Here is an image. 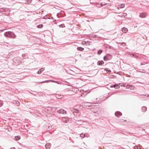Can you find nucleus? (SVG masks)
Returning <instances> with one entry per match:
<instances>
[{
	"instance_id": "35",
	"label": "nucleus",
	"mask_w": 149,
	"mask_h": 149,
	"mask_svg": "<svg viewBox=\"0 0 149 149\" xmlns=\"http://www.w3.org/2000/svg\"><path fill=\"white\" fill-rule=\"evenodd\" d=\"M120 88V86L117 84H116V89H119Z\"/></svg>"
},
{
	"instance_id": "18",
	"label": "nucleus",
	"mask_w": 149,
	"mask_h": 149,
	"mask_svg": "<svg viewBox=\"0 0 149 149\" xmlns=\"http://www.w3.org/2000/svg\"><path fill=\"white\" fill-rule=\"evenodd\" d=\"M118 44H119L121 46L120 47L122 48V47H124L126 45L125 43L124 42H123L122 43L119 42L118 43Z\"/></svg>"
},
{
	"instance_id": "9",
	"label": "nucleus",
	"mask_w": 149,
	"mask_h": 149,
	"mask_svg": "<svg viewBox=\"0 0 149 149\" xmlns=\"http://www.w3.org/2000/svg\"><path fill=\"white\" fill-rule=\"evenodd\" d=\"M15 53L14 52H11L10 53H9L7 55V58H9L10 57H11L12 56H14Z\"/></svg>"
},
{
	"instance_id": "1",
	"label": "nucleus",
	"mask_w": 149,
	"mask_h": 149,
	"mask_svg": "<svg viewBox=\"0 0 149 149\" xmlns=\"http://www.w3.org/2000/svg\"><path fill=\"white\" fill-rule=\"evenodd\" d=\"M5 36L12 38H15L16 36L13 32L8 31L4 33Z\"/></svg>"
},
{
	"instance_id": "19",
	"label": "nucleus",
	"mask_w": 149,
	"mask_h": 149,
	"mask_svg": "<svg viewBox=\"0 0 149 149\" xmlns=\"http://www.w3.org/2000/svg\"><path fill=\"white\" fill-rule=\"evenodd\" d=\"M147 109V107L145 106H143L141 108L142 111L143 112H145Z\"/></svg>"
},
{
	"instance_id": "30",
	"label": "nucleus",
	"mask_w": 149,
	"mask_h": 149,
	"mask_svg": "<svg viewBox=\"0 0 149 149\" xmlns=\"http://www.w3.org/2000/svg\"><path fill=\"white\" fill-rule=\"evenodd\" d=\"M86 106H88L89 107L91 106V104L90 103L87 102V103H86Z\"/></svg>"
},
{
	"instance_id": "12",
	"label": "nucleus",
	"mask_w": 149,
	"mask_h": 149,
	"mask_svg": "<svg viewBox=\"0 0 149 149\" xmlns=\"http://www.w3.org/2000/svg\"><path fill=\"white\" fill-rule=\"evenodd\" d=\"M104 63V62L103 61H98L97 63V64L98 65H102Z\"/></svg>"
},
{
	"instance_id": "38",
	"label": "nucleus",
	"mask_w": 149,
	"mask_h": 149,
	"mask_svg": "<svg viewBox=\"0 0 149 149\" xmlns=\"http://www.w3.org/2000/svg\"><path fill=\"white\" fill-rule=\"evenodd\" d=\"M134 149H139L138 146H135L134 147Z\"/></svg>"
},
{
	"instance_id": "8",
	"label": "nucleus",
	"mask_w": 149,
	"mask_h": 149,
	"mask_svg": "<svg viewBox=\"0 0 149 149\" xmlns=\"http://www.w3.org/2000/svg\"><path fill=\"white\" fill-rule=\"evenodd\" d=\"M115 115L118 117H119L122 115V113L119 111H116L115 113Z\"/></svg>"
},
{
	"instance_id": "45",
	"label": "nucleus",
	"mask_w": 149,
	"mask_h": 149,
	"mask_svg": "<svg viewBox=\"0 0 149 149\" xmlns=\"http://www.w3.org/2000/svg\"><path fill=\"white\" fill-rule=\"evenodd\" d=\"M148 62H146L145 63V64H148Z\"/></svg>"
},
{
	"instance_id": "15",
	"label": "nucleus",
	"mask_w": 149,
	"mask_h": 149,
	"mask_svg": "<svg viewBox=\"0 0 149 149\" xmlns=\"http://www.w3.org/2000/svg\"><path fill=\"white\" fill-rule=\"evenodd\" d=\"M122 31L123 33H126L127 32L128 30L127 28L124 27L122 28Z\"/></svg>"
},
{
	"instance_id": "44",
	"label": "nucleus",
	"mask_w": 149,
	"mask_h": 149,
	"mask_svg": "<svg viewBox=\"0 0 149 149\" xmlns=\"http://www.w3.org/2000/svg\"><path fill=\"white\" fill-rule=\"evenodd\" d=\"M31 0H30L28 2V3H30L31 2Z\"/></svg>"
},
{
	"instance_id": "47",
	"label": "nucleus",
	"mask_w": 149,
	"mask_h": 149,
	"mask_svg": "<svg viewBox=\"0 0 149 149\" xmlns=\"http://www.w3.org/2000/svg\"><path fill=\"white\" fill-rule=\"evenodd\" d=\"M97 5L98 6H99V4H98V3H97Z\"/></svg>"
},
{
	"instance_id": "46",
	"label": "nucleus",
	"mask_w": 149,
	"mask_h": 149,
	"mask_svg": "<svg viewBox=\"0 0 149 149\" xmlns=\"http://www.w3.org/2000/svg\"><path fill=\"white\" fill-rule=\"evenodd\" d=\"M51 18L52 19H54V18L53 17H51Z\"/></svg>"
},
{
	"instance_id": "13",
	"label": "nucleus",
	"mask_w": 149,
	"mask_h": 149,
	"mask_svg": "<svg viewBox=\"0 0 149 149\" xmlns=\"http://www.w3.org/2000/svg\"><path fill=\"white\" fill-rule=\"evenodd\" d=\"M44 69H45V68H41V69H40L38 71V72H37V73L38 74H40L43 71H44Z\"/></svg>"
},
{
	"instance_id": "22",
	"label": "nucleus",
	"mask_w": 149,
	"mask_h": 149,
	"mask_svg": "<svg viewBox=\"0 0 149 149\" xmlns=\"http://www.w3.org/2000/svg\"><path fill=\"white\" fill-rule=\"evenodd\" d=\"M20 139V136H17L15 137V139L16 140H18Z\"/></svg>"
},
{
	"instance_id": "31",
	"label": "nucleus",
	"mask_w": 149,
	"mask_h": 149,
	"mask_svg": "<svg viewBox=\"0 0 149 149\" xmlns=\"http://www.w3.org/2000/svg\"><path fill=\"white\" fill-rule=\"evenodd\" d=\"M107 47L108 48H109V49H113V48L112 46L109 45H108Z\"/></svg>"
},
{
	"instance_id": "26",
	"label": "nucleus",
	"mask_w": 149,
	"mask_h": 149,
	"mask_svg": "<svg viewBox=\"0 0 149 149\" xmlns=\"http://www.w3.org/2000/svg\"><path fill=\"white\" fill-rule=\"evenodd\" d=\"M103 50L102 49H99L97 51V54L100 55L102 52Z\"/></svg>"
},
{
	"instance_id": "21",
	"label": "nucleus",
	"mask_w": 149,
	"mask_h": 149,
	"mask_svg": "<svg viewBox=\"0 0 149 149\" xmlns=\"http://www.w3.org/2000/svg\"><path fill=\"white\" fill-rule=\"evenodd\" d=\"M77 49L79 51H82L84 49V48L81 47H77Z\"/></svg>"
},
{
	"instance_id": "29",
	"label": "nucleus",
	"mask_w": 149,
	"mask_h": 149,
	"mask_svg": "<svg viewBox=\"0 0 149 149\" xmlns=\"http://www.w3.org/2000/svg\"><path fill=\"white\" fill-rule=\"evenodd\" d=\"M59 27L60 28H63L65 27L64 24H62L59 25Z\"/></svg>"
},
{
	"instance_id": "7",
	"label": "nucleus",
	"mask_w": 149,
	"mask_h": 149,
	"mask_svg": "<svg viewBox=\"0 0 149 149\" xmlns=\"http://www.w3.org/2000/svg\"><path fill=\"white\" fill-rule=\"evenodd\" d=\"M62 120L65 123H67L69 121V118L67 117H63L62 118Z\"/></svg>"
},
{
	"instance_id": "34",
	"label": "nucleus",
	"mask_w": 149,
	"mask_h": 149,
	"mask_svg": "<svg viewBox=\"0 0 149 149\" xmlns=\"http://www.w3.org/2000/svg\"><path fill=\"white\" fill-rule=\"evenodd\" d=\"M85 134H83V133H81L80 134V136L81 137H82V138H84L85 136Z\"/></svg>"
},
{
	"instance_id": "6",
	"label": "nucleus",
	"mask_w": 149,
	"mask_h": 149,
	"mask_svg": "<svg viewBox=\"0 0 149 149\" xmlns=\"http://www.w3.org/2000/svg\"><path fill=\"white\" fill-rule=\"evenodd\" d=\"M8 10L7 9L5 8H3L0 6V12L1 13H4V12Z\"/></svg>"
},
{
	"instance_id": "28",
	"label": "nucleus",
	"mask_w": 149,
	"mask_h": 149,
	"mask_svg": "<svg viewBox=\"0 0 149 149\" xmlns=\"http://www.w3.org/2000/svg\"><path fill=\"white\" fill-rule=\"evenodd\" d=\"M116 84H113V85H111L110 86V87L111 88H114L115 89H116Z\"/></svg>"
},
{
	"instance_id": "25",
	"label": "nucleus",
	"mask_w": 149,
	"mask_h": 149,
	"mask_svg": "<svg viewBox=\"0 0 149 149\" xmlns=\"http://www.w3.org/2000/svg\"><path fill=\"white\" fill-rule=\"evenodd\" d=\"M43 24H40L38 25L37 26V27L38 28H41L43 27Z\"/></svg>"
},
{
	"instance_id": "36",
	"label": "nucleus",
	"mask_w": 149,
	"mask_h": 149,
	"mask_svg": "<svg viewBox=\"0 0 149 149\" xmlns=\"http://www.w3.org/2000/svg\"><path fill=\"white\" fill-rule=\"evenodd\" d=\"M141 98H142L143 100H145L146 99V97H145L144 96H141Z\"/></svg>"
},
{
	"instance_id": "49",
	"label": "nucleus",
	"mask_w": 149,
	"mask_h": 149,
	"mask_svg": "<svg viewBox=\"0 0 149 149\" xmlns=\"http://www.w3.org/2000/svg\"><path fill=\"white\" fill-rule=\"evenodd\" d=\"M147 97H149V94L147 95Z\"/></svg>"
},
{
	"instance_id": "23",
	"label": "nucleus",
	"mask_w": 149,
	"mask_h": 149,
	"mask_svg": "<svg viewBox=\"0 0 149 149\" xmlns=\"http://www.w3.org/2000/svg\"><path fill=\"white\" fill-rule=\"evenodd\" d=\"M56 97L57 99H61L62 97V95H59L58 94H56Z\"/></svg>"
},
{
	"instance_id": "17",
	"label": "nucleus",
	"mask_w": 149,
	"mask_h": 149,
	"mask_svg": "<svg viewBox=\"0 0 149 149\" xmlns=\"http://www.w3.org/2000/svg\"><path fill=\"white\" fill-rule=\"evenodd\" d=\"M51 144L49 143L46 144L45 145V147L47 149H49L51 147Z\"/></svg>"
},
{
	"instance_id": "41",
	"label": "nucleus",
	"mask_w": 149,
	"mask_h": 149,
	"mask_svg": "<svg viewBox=\"0 0 149 149\" xmlns=\"http://www.w3.org/2000/svg\"><path fill=\"white\" fill-rule=\"evenodd\" d=\"M3 105L2 102L1 101H0V107H1Z\"/></svg>"
},
{
	"instance_id": "2",
	"label": "nucleus",
	"mask_w": 149,
	"mask_h": 149,
	"mask_svg": "<svg viewBox=\"0 0 149 149\" xmlns=\"http://www.w3.org/2000/svg\"><path fill=\"white\" fill-rule=\"evenodd\" d=\"M24 59V58L21 59L19 58L15 57L13 59V61L14 63L16 65H18L20 64L21 63H22V61Z\"/></svg>"
},
{
	"instance_id": "4",
	"label": "nucleus",
	"mask_w": 149,
	"mask_h": 149,
	"mask_svg": "<svg viewBox=\"0 0 149 149\" xmlns=\"http://www.w3.org/2000/svg\"><path fill=\"white\" fill-rule=\"evenodd\" d=\"M57 112L59 114H65L67 113V112L65 110L61 109L58 110Z\"/></svg>"
},
{
	"instance_id": "16",
	"label": "nucleus",
	"mask_w": 149,
	"mask_h": 149,
	"mask_svg": "<svg viewBox=\"0 0 149 149\" xmlns=\"http://www.w3.org/2000/svg\"><path fill=\"white\" fill-rule=\"evenodd\" d=\"M13 104L17 105V106H19L20 105L19 102L17 100H15L13 101Z\"/></svg>"
},
{
	"instance_id": "10",
	"label": "nucleus",
	"mask_w": 149,
	"mask_h": 149,
	"mask_svg": "<svg viewBox=\"0 0 149 149\" xmlns=\"http://www.w3.org/2000/svg\"><path fill=\"white\" fill-rule=\"evenodd\" d=\"M126 87L127 88L132 90L134 88V86L132 85L127 84L126 86Z\"/></svg>"
},
{
	"instance_id": "43",
	"label": "nucleus",
	"mask_w": 149,
	"mask_h": 149,
	"mask_svg": "<svg viewBox=\"0 0 149 149\" xmlns=\"http://www.w3.org/2000/svg\"><path fill=\"white\" fill-rule=\"evenodd\" d=\"M140 64H141V65H145V63H141Z\"/></svg>"
},
{
	"instance_id": "27",
	"label": "nucleus",
	"mask_w": 149,
	"mask_h": 149,
	"mask_svg": "<svg viewBox=\"0 0 149 149\" xmlns=\"http://www.w3.org/2000/svg\"><path fill=\"white\" fill-rule=\"evenodd\" d=\"M103 59L105 61H107L109 60V59L108 58V57L106 56H104Z\"/></svg>"
},
{
	"instance_id": "14",
	"label": "nucleus",
	"mask_w": 149,
	"mask_h": 149,
	"mask_svg": "<svg viewBox=\"0 0 149 149\" xmlns=\"http://www.w3.org/2000/svg\"><path fill=\"white\" fill-rule=\"evenodd\" d=\"M49 81H52L53 82H57V81H55L54 80H46V81H42L41 82H38L37 83H45V82H48Z\"/></svg>"
},
{
	"instance_id": "40",
	"label": "nucleus",
	"mask_w": 149,
	"mask_h": 149,
	"mask_svg": "<svg viewBox=\"0 0 149 149\" xmlns=\"http://www.w3.org/2000/svg\"><path fill=\"white\" fill-rule=\"evenodd\" d=\"M100 5H101V6H98L97 5H96L98 7H102L103 6V5L102 4V3H100Z\"/></svg>"
},
{
	"instance_id": "33",
	"label": "nucleus",
	"mask_w": 149,
	"mask_h": 149,
	"mask_svg": "<svg viewBox=\"0 0 149 149\" xmlns=\"http://www.w3.org/2000/svg\"><path fill=\"white\" fill-rule=\"evenodd\" d=\"M85 44L86 45H89L90 44V42L89 41H87L86 42H84Z\"/></svg>"
},
{
	"instance_id": "39",
	"label": "nucleus",
	"mask_w": 149,
	"mask_h": 149,
	"mask_svg": "<svg viewBox=\"0 0 149 149\" xmlns=\"http://www.w3.org/2000/svg\"><path fill=\"white\" fill-rule=\"evenodd\" d=\"M26 56V55L24 54H22V57L23 58H24V57H25Z\"/></svg>"
},
{
	"instance_id": "24",
	"label": "nucleus",
	"mask_w": 149,
	"mask_h": 149,
	"mask_svg": "<svg viewBox=\"0 0 149 149\" xmlns=\"http://www.w3.org/2000/svg\"><path fill=\"white\" fill-rule=\"evenodd\" d=\"M104 70L108 73H110L111 72V71L110 70H109L108 68H107L104 69Z\"/></svg>"
},
{
	"instance_id": "3",
	"label": "nucleus",
	"mask_w": 149,
	"mask_h": 149,
	"mask_svg": "<svg viewBox=\"0 0 149 149\" xmlns=\"http://www.w3.org/2000/svg\"><path fill=\"white\" fill-rule=\"evenodd\" d=\"M90 109V110L92 111L95 113H99L100 111H101V109L100 108L96 107H94Z\"/></svg>"
},
{
	"instance_id": "50",
	"label": "nucleus",
	"mask_w": 149,
	"mask_h": 149,
	"mask_svg": "<svg viewBox=\"0 0 149 149\" xmlns=\"http://www.w3.org/2000/svg\"><path fill=\"white\" fill-rule=\"evenodd\" d=\"M34 92H35V93H37L36 92V91H34Z\"/></svg>"
},
{
	"instance_id": "48",
	"label": "nucleus",
	"mask_w": 149,
	"mask_h": 149,
	"mask_svg": "<svg viewBox=\"0 0 149 149\" xmlns=\"http://www.w3.org/2000/svg\"><path fill=\"white\" fill-rule=\"evenodd\" d=\"M11 149H15V148H11Z\"/></svg>"
},
{
	"instance_id": "5",
	"label": "nucleus",
	"mask_w": 149,
	"mask_h": 149,
	"mask_svg": "<svg viewBox=\"0 0 149 149\" xmlns=\"http://www.w3.org/2000/svg\"><path fill=\"white\" fill-rule=\"evenodd\" d=\"M64 14L65 13L63 11H61L60 13H57L56 16L58 18L60 17H64Z\"/></svg>"
},
{
	"instance_id": "37",
	"label": "nucleus",
	"mask_w": 149,
	"mask_h": 149,
	"mask_svg": "<svg viewBox=\"0 0 149 149\" xmlns=\"http://www.w3.org/2000/svg\"><path fill=\"white\" fill-rule=\"evenodd\" d=\"M132 56H133L134 57H136V58H138V56H137V55H135L134 54H133L132 55Z\"/></svg>"
},
{
	"instance_id": "32",
	"label": "nucleus",
	"mask_w": 149,
	"mask_h": 149,
	"mask_svg": "<svg viewBox=\"0 0 149 149\" xmlns=\"http://www.w3.org/2000/svg\"><path fill=\"white\" fill-rule=\"evenodd\" d=\"M125 6V4H121L119 5V7L121 8H123Z\"/></svg>"
},
{
	"instance_id": "42",
	"label": "nucleus",
	"mask_w": 149,
	"mask_h": 149,
	"mask_svg": "<svg viewBox=\"0 0 149 149\" xmlns=\"http://www.w3.org/2000/svg\"><path fill=\"white\" fill-rule=\"evenodd\" d=\"M51 127H52V126H51V127H50L49 126H48V129L49 130L51 129Z\"/></svg>"
},
{
	"instance_id": "20",
	"label": "nucleus",
	"mask_w": 149,
	"mask_h": 149,
	"mask_svg": "<svg viewBox=\"0 0 149 149\" xmlns=\"http://www.w3.org/2000/svg\"><path fill=\"white\" fill-rule=\"evenodd\" d=\"M73 112L74 115H75L74 113H79V110L77 109H74Z\"/></svg>"
},
{
	"instance_id": "11",
	"label": "nucleus",
	"mask_w": 149,
	"mask_h": 149,
	"mask_svg": "<svg viewBox=\"0 0 149 149\" xmlns=\"http://www.w3.org/2000/svg\"><path fill=\"white\" fill-rule=\"evenodd\" d=\"M147 15L143 13H141L139 15V17L141 18H145L146 17Z\"/></svg>"
}]
</instances>
